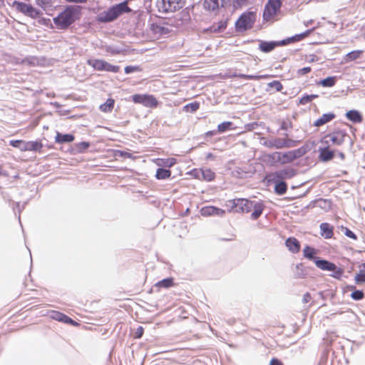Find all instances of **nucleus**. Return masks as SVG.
I'll return each mask as SVG.
<instances>
[{
    "label": "nucleus",
    "instance_id": "obj_1",
    "mask_svg": "<svg viewBox=\"0 0 365 365\" xmlns=\"http://www.w3.org/2000/svg\"><path fill=\"white\" fill-rule=\"evenodd\" d=\"M232 204V208H235L236 212L247 213L253 209L251 214V219L253 220L258 219L264 209V205L262 202L252 201L244 198L234 199Z\"/></svg>",
    "mask_w": 365,
    "mask_h": 365
},
{
    "label": "nucleus",
    "instance_id": "obj_2",
    "mask_svg": "<svg viewBox=\"0 0 365 365\" xmlns=\"http://www.w3.org/2000/svg\"><path fill=\"white\" fill-rule=\"evenodd\" d=\"M81 6L76 5L67 6L56 17L53 18V23L59 29H66L80 16Z\"/></svg>",
    "mask_w": 365,
    "mask_h": 365
},
{
    "label": "nucleus",
    "instance_id": "obj_3",
    "mask_svg": "<svg viewBox=\"0 0 365 365\" xmlns=\"http://www.w3.org/2000/svg\"><path fill=\"white\" fill-rule=\"evenodd\" d=\"M131 9L128 5V1H124L119 4H116L97 14L96 16V21L98 23L106 24L115 21L123 14L129 13Z\"/></svg>",
    "mask_w": 365,
    "mask_h": 365
},
{
    "label": "nucleus",
    "instance_id": "obj_4",
    "mask_svg": "<svg viewBox=\"0 0 365 365\" xmlns=\"http://www.w3.org/2000/svg\"><path fill=\"white\" fill-rule=\"evenodd\" d=\"M313 29H308L302 34H296L292 37H288L284 40L279 41H260L259 44V48L261 51L264 53H269L274 50L277 46H286L287 44L302 40L303 38L309 36L312 32Z\"/></svg>",
    "mask_w": 365,
    "mask_h": 365
},
{
    "label": "nucleus",
    "instance_id": "obj_5",
    "mask_svg": "<svg viewBox=\"0 0 365 365\" xmlns=\"http://www.w3.org/2000/svg\"><path fill=\"white\" fill-rule=\"evenodd\" d=\"M256 21V14L252 11L243 13L235 22V29L238 32L250 29Z\"/></svg>",
    "mask_w": 365,
    "mask_h": 365
},
{
    "label": "nucleus",
    "instance_id": "obj_6",
    "mask_svg": "<svg viewBox=\"0 0 365 365\" xmlns=\"http://www.w3.org/2000/svg\"><path fill=\"white\" fill-rule=\"evenodd\" d=\"M185 0H157L156 6L161 13L174 12L182 9Z\"/></svg>",
    "mask_w": 365,
    "mask_h": 365
},
{
    "label": "nucleus",
    "instance_id": "obj_7",
    "mask_svg": "<svg viewBox=\"0 0 365 365\" xmlns=\"http://www.w3.org/2000/svg\"><path fill=\"white\" fill-rule=\"evenodd\" d=\"M283 0H268L265 4L263 19L264 21L272 20L279 12Z\"/></svg>",
    "mask_w": 365,
    "mask_h": 365
},
{
    "label": "nucleus",
    "instance_id": "obj_8",
    "mask_svg": "<svg viewBox=\"0 0 365 365\" xmlns=\"http://www.w3.org/2000/svg\"><path fill=\"white\" fill-rule=\"evenodd\" d=\"M13 6H14L18 11L32 19H37L42 14L39 10L34 8L32 5L26 4L24 2L14 1L13 2Z\"/></svg>",
    "mask_w": 365,
    "mask_h": 365
},
{
    "label": "nucleus",
    "instance_id": "obj_9",
    "mask_svg": "<svg viewBox=\"0 0 365 365\" xmlns=\"http://www.w3.org/2000/svg\"><path fill=\"white\" fill-rule=\"evenodd\" d=\"M347 133L345 130H337L325 135L322 142L329 146V142L335 145H341L345 140Z\"/></svg>",
    "mask_w": 365,
    "mask_h": 365
},
{
    "label": "nucleus",
    "instance_id": "obj_10",
    "mask_svg": "<svg viewBox=\"0 0 365 365\" xmlns=\"http://www.w3.org/2000/svg\"><path fill=\"white\" fill-rule=\"evenodd\" d=\"M132 100L135 103L142 104L148 108H154L158 105V101L152 95L135 94L132 96Z\"/></svg>",
    "mask_w": 365,
    "mask_h": 365
},
{
    "label": "nucleus",
    "instance_id": "obj_11",
    "mask_svg": "<svg viewBox=\"0 0 365 365\" xmlns=\"http://www.w3.org/2000/svg\"><path fill=\"white\" fill-rule=\"evenodd\" d=\"M296 170L294 168H286L270 173L267 178L268 179H275L284 181V180L292 178L296 175Z\"/></svg>",
    "mask_w": 365,
    "mask_h": 365
},
{
    "label": "nucleus",
    "instance_id": "obj_12",
    "mask_svg": "<svg viewBox=\"0 0 365 365\" xmlns=\"http://www.w3.org/2000/svg\"><path fill=\"white\" fill-rule=\"evenodd\" d=\"M231 0H205L203 2L204 8L208 11L217 10L220 6L226 7L230 5Z\"/></svg>",
    "mask_w": 365,
    "mask_h": 365
},
{
    "label": "nucleus",
    "instance_id": "obj_13",
    "mask_svg": "<svg viewBox=\"0 0 365 365\" xmlns=\"http://www.w3.org/2000/svg\"><path fill=\"white\" fill-rule=\"evenodd\" d=\"M262 145L269 148L282 149L284 148V143L282 141V138H275L272 139H266L264 138H261Z\"/></svg>",
    "mask_w": 365,
    "mask_h": 365
},
{
    "label": "nucleus",
    "instance_id": "obj_14",
    "mask_svg": "<svg viewBox=\"0 0 365 365\" xmlns=\"http://www.w3.org/2000/svg\"><path fill=\"white\" fill-rule=\"evenodd\" d=\"M299 156V150H291L286 153L280 152V164H286L291 163Z\"/></svg>",
    "mask_w": 365,
    "mask_h": 365
},
{
    "label": "nucleus",
    "instance_id": "obj_15",
    "mask_svg": "<svg viewBox=\"0 0 365 365\" xmlns=\"http://www.w3.org/2000/svg\"><path fill=\"white\" fill-rule=\"evenodd\" d=\"M202 216H220L222 217L225 214V211L222 209L214 206H205L200 210Z\"/></svg>",
    "mask_w": 365,
    "mask_h": 365
},
{
    "label": "nucleus",
    "instance_id": "obj_16",
    "mask_svg": "<svg viewBox=\"0 0 365 365\" xmlns=\"http://www.w3.org/2000/svg\"><path fill=\"white\" fill-rule=\"evenodd\" d=\"M50 317L53 319H55L58 322H62L66 324H76L77 323L75 322L71 318L66 316V314L57 312V311H52L50 314Z\"/></svg>",
    "mask_w": 365,
    "mask_h": 365
},
{
    "label": "nucleus",
    "instance_id": "obj_17",
    "mask_svg": "<svg viewBox=\"0 0 365 365\" xmlns=\"http://www.w3.org/2000/svg\"><path fill=\"white\" fill-rule=\"evenodd\" d=\"M268 180L269 182L274 184V192L277 195H282L286 193L287 190V185L285 181L275 179H268Z\"/></svg>",
    "mask_w": 365,
    "mask_h": 365
},
{
    "label": "nucleus",
    "instance_id": "obj_18",
    "mask_svg": "<svg viewBox=\"0 0 365 365\" xmlns=\"http://www.w3.org/2000/svg\"><path fill=\"white\" fill-rule=\"evenodd\" d=\"M285 245L287 249L292 253H298L300 250V243L295 237H290L285 241Z\"/></svg>",
    "mask_w": 365,
    "mask_h": 365
},
{
    "label": "nucleus",
    "instance_id": "obj_19",
    "mask_svg": "<svg viewBox=\"0 0 365 365\" xmlns=\"http://www.w3.org/2000/svg\"><path fill=\"white\" fill-rule=\"evenodd\" d=\"M319 158L322 162H328L334 156V151L331 150L328 145L324 148H319Z\"/></svg>",
    "mask_w": 365,
    "mask_h": 365
},
{
    "label": "nucleus",
    "instance_id": "obj_20",
    "mask_svg": "<svg viewBox=\"0 0 365 365\" xmlns=\"http://www.w3.org/2000/svg\"><path fill=\"white\" fill-rule=\"evenodd\" d=\"M315 265L324 271H330L335 268V264L328 260L318 258L314 262Z\"/></svg>",
    "mask_w": 365,
    "mask_h": 365
},
{
    "label": "nucleus",
    "instance_id": "obj_21",
    "mask_svg": "<svg viewBox=\"0 0 365 365\" xmlns=\"http://www.w3.org/2000/svg\"><path fill=\"white\" fill-rule=\"evenodd\" d=\"M320 231L321 235L325 238V239H330L334 235V229L331 225H330L327 222H323L320 225Z\"/></svg>",
    "mask_w": 365,
    "mask_h": 365
},
{
    "label": "nucleus",
    "instance_id": "obj_22",
    "mask_svg": "<svg viewBox=\"0 0 365 365\" xmlns=\"http://www.w3.org/2000/svg\"><path fill=\"white\" fill-rule=\"evenodd\" d=\"M334 118L335 115L333 113H324L314 123V125L316 127H320L331 121Z\"/></svg>",
    "mask_w": 365,
    "mask_h": 365
},
{
    "label": "nucleus",
    "instance_id": "obj_23",
    "mask_svg": "<svg viewBox=\"0 0 365 365\" xmlns=\"http://www.w3.org/2000/svg\"><path fill=\"white\" fill-rule=\"evenodd\" d=\"M227 20L223 19L209 27L207 31L211 33H220L223 31L227 28Z\"/></svg>",
    "mask_w": 365,
    "mask_h": 365
},
{
    "label": "nucleus",
    "instance_id": "obj_24",
    "mask_svg": "<svg viewBox=\"0 0 365 365\" xmlns=\"http://www.w3.org/2000/svg\"><path fill=\"white\" fill-rule=\"evenodd\" d=\"M74 139L75 137L72 134H63L59 132H57L55 137V140L57 143H71L73 142Z\"/></svg>",
    "mask_w": 365,
    "mask_h": 365
},
{
    "label": "nucleus",
    "instance_id": "obj_25",
    "mask_svg": "<svg viewBox=\"0 0 365 365\" xmlns=\"http://www.w3.org/2000/svg\"><path fill=\"white\" fill-rule=\"evenodd\" d=\"M346 117L351 122L354 123H359L362 122V115L356 110H351L346 113Z\"/></svg>",
    "mask_w": 365,
    "mask_h": 365
},
{
    "label": "nucleus",
    "instance_id": "obj_26",
    "mask_svg": "<svg viewBox=\"0 0 365 365\" xmlns=\"http://www.w3.org/2000/svg\"><path fill=\"white\" fill-rule=\"evenodd\" d=\"M317 252V251L316 249L309 246H306L303 250V255L304 257H306L307 259L315 262L316 259L319 258L318 257L315 256Z\"/></svg>",
    "mask_w": 365,
    "mask_h": 365
},
{
    "label": "nucleus",
    "instance_id": "obj_27",
    "mask_svg": "<svg viewBox=\"0 0 365 365\" xmlns=\"http://www.w3.org/2000/svg\"><path fill=\"white\" fill-rule=\"evenodd\" d=\"M106 63V61L100 59H89L87 61L88 65L97 71H104Z\"/></svg>",
    "mask_w": 365,
    "mask_h": 365
},
{
    "label": "nucleus",
    "instance_id": "obj_28",
    "mask_svg": "<svg viewBox=\"0 0 365 365\" xmlns=\"http://www.w3.org/2000/svg\"><path fill=\"white\" fill-rule=\"evenodd\" d=\"M265 160L271 165L280 163V152H274L265 155Z\"/></svg>",
    "mask_w": 365,
    "mask_h": 365
},
{
    "label": "nucleus",
    "instance_id": "obj_29",
    "mask_svg": "<svg viewBox=\"0 0 365 365\" xmlns=\"http://www.w3.org/2000/svg\"><path fill=\"white\" fill-rule=\"evenodd\" d=\"M177 160L174 158H158L157 159V165L160 167L171 168L176 163Z\"/></svg>",
    "mask_w": 365,
    "mask_h": 365
},
{
    "label": "nucleus",
    "instance_id": "obj_30",
    "mask_svg": "<svg viewBox=\"0 0 365 365\" xmlns=\"http://www.w3.org/2000/svg\"><path fill=\"white\" fill-rule=\"evenodd\" d=\"M43 148V145L38 141L26 142V151H39Z\"/></svg>",
    "mask_w": 365,
    "mask_h": 365
},
{
    "label": "nucleus",
    "instance_id": "obj_31",
    "mask_svg": "<svg viewBox=\"0 0 365 365\" xmlns=\"http://www.w3.org/2000/svg\"><path fill=\"white\" fill-rule=\"evenodd\" d=\"M171 171L168 169L159 168L157 169L155 177L158 180H165L170 177Z\"/></svg>",
    "mask_w": 365,
    "mask_h": 365
},
{
    "label": "nucleus",
    "instance_id": "obj_32",
    "mask_svg": "<svg viewBox=\"0 0 365 365\" xmlns=\"http://www.w3.org/2000/svg\"><path fill=\"white\" fill-rule=\"evenodd\" d=\"M305 267L302 263H299L296 265V271L294 272V278L302 279L307 275Z\"/></svg>",
    "mask_w": 365,
    "mask_h": 365
},
{
    "label": "nucleus",
    "instance_id": "obj_33",
    "mask_svg": "<svg viewBox=\"0 0 365 365\" xmlns=\"http://www.w3.org/2000/svg\"><path fill=\"white\" fill-rule=\"evenodd\" d=\"M362 53L361 50H355L348 53L345 57V62H351L359 58Z\"/></svg>",
    "mask_w": 365,
    "mask_h": 365
},
{
    "label": "nucleus",
    "instance_id": "obj_34",
    "mask_svg": "<svg viewBox=\"0 0 365 365\" xmlns=\"http://www.w3.org/2000/svg\"><path fill=\"white\" fill-rule=\"evenodd\" d=\"M115 101L112 98H108L104 103L100 106V110L105 113L110 112L114 107Z\"/></svg>",
    "mask_w": 365,
    "mask_h": 365
},
{
    "label": "nucleus",
    "instance_id": "obj_35",
    "mask_svg": "<svg viewBox=\"0 0 365 365\" xmlns=\"http://www.w3.org/2000/svg\"><path fill=\"white\" fill-rule=\"evenodd\" d=\"M173 285V279L171 277L163 279L156 283L155 286L163 288H169Z\"/></svg>",
    "mask_w": 365,
    "mask_h": 365
},
{
    "label": "nucleus",
    "instance_id": "obj_36",
    "mask_svg": "<svg viewBox=\"0 0 365 365\" xmlns=\"http://www.w3.org/2000/svg\"><path fill=\"white\" fill-rule=\"evenodd\" d=\"M336 83V77L329 76L322 81H320L319 84L324 87H332Z\"/></svg>",
    "mask_w": 365,
    "mask_h": 365
},
{
    "label": "nucleus",
    "instance_id": "obj_37",
    "mask_svg": "<svg viewBox=\"0 0 365 365\" xmlns=\"http://www.w3.org/2000/svg\"><path fill=\"white\" fill-rule=\"evenodd\" d=\"M10 145L19 148L21 151H26V141L21 140H11Z\"/></svg>",
    "mask_w": 365,
    "mask_h": 365
},
{
    "label": "nucleus",
    "instance_id": "obj_38",
    "mask_svg": "<svg viewBox=\"0 0 365 365\" xmlns=\"http://www.w3.org/2000/svg\"><path fill=\"white\" fill-rule=\"evenodd\" d=\"M202 178L206 181H211L215 178V174L210 169L202 170Z\"/></svg>",
    "mask_w": 365,
    "mask_h": 365
},
{
    "label": "nucleus",
    "instance_id": "obj_39",
    "mask_svg": "<svg viewBox=\"0 0 365 365\" xmlns=\"http://www.w3.org/2000/svg\"><path fill=\"white\" fill-rule=\"evenodd\" d=\"M199 108H200L199 103L192 102V103H190L185 105L183 108V110L187 112L193 113V112H195L196 110H197L199 109Z\"/></svg>",
    "mask_w": 365,
    "mask_h": 365
},
{
    "label": "nucleus",
    "instance_id": "obj_40",
    "mask_svg": "<svg viewBox=\"0 0 365 365\" xmlns=\"http://www.w3.org/2000/svg\"><path fill=\"white\" fill-rule=\"evenodd\" d=\"M232 123L230 121H225L217 125V131L219 133H224L231 129Z\"/></svg>",
    "mask_w": 365,
    "mask_h": 365
},
{
    "label": "nucleus",
    "instance_id": "obj_41",
    "mask_svg": "<svg viewBox=\"0 0 365 365\" xmlns=\"http://www.w3.org/2000/svg\"><path fill=\"white\" fill-rule=\"evenodd\" d=\"M331 271L332 272V274H331L330 276L337 279H340L344 274V269L341 267H336V265L335 268Z\"/></svg>",
    "mask_w": 365,
    "mask_h": 365
},
{
    "label": "nucleus",
    "instance_id": "obj_42",
    "mask_svg": "<svg viewBox=\"0 0 365 365\" xmlns=\"http://www.w3.org/2000/svg\"><path fill=\"white\" fill-rule=\"evenodd\" d=\"M317 97H318V95H314V94H312V95H304V96H303L300 98L299 103L302 105H306L308 103H309L312 101H313L314 99L317 98Z\"/></svg>",
    "mask_w": 365,
    "mask_h": 365
},
{
    "label": "nucleus",
    "instance_id": "obj_43",
    "mask_svg": "<svg viewBox=\"0 0 365 365\" xmlns=\"http://www.w3.org/2000/svg\"><path fill=\"white\" fill-rule=\"evenodd\" d=\"M351 297L356 301L361 300L364 297V292L362 290L354 289L351 294Z\"/></svg>",
    "mask_w": 365,
    "mask_h": 365
},
{
    "label": "nucleus",
    "instance_id": "obj_44",
    "mask_svg": "<svg viewBox=\"0 0 365 365\" xmlns=\"http://www.w3.org/2000/svg\"><path fill=\"white\" fill-rule=\"evenodd\" d=\"M268 86L275 89L277 91H281L283 88L282 83L279 81H273L269 83Z\"/></svg>",
    "mask_w": 365,
    "mask_h": 365
},
{
    "label": "nucleus",
    "instance_id": "obj_45",
    "mask_svg": "<svg viewBox=\"0 0 365 365\" xmlns=\"http://www.w3.org/2000/svg\"><path fill=\"white\" fill-rule=\"evenodd\" d=\"M354 280L357 284L365 283V272L361 271L360 273L356 274Z\"/></svg>",
    "mask_w": 365,
    "mask_h": 365
},
{
    "label": "nucleus",
    "instance_id": "obj_46",
    "mask_svg": "<svg viewBox=\"0 0 365 365\" xmlns=\"http://www.w3.org/2000/svg\"><path fill=\"white\" fill-rule=\"evenodd\" d=\"M120 67L118 66H114L108 63V62L106 63L105 65V69L106 71L113 72V73H118L119 71Z\"/></svg>",
    "mask_w": 365,
    "mask_h": 365
},
{
    "label": "nucleus",
    "instance_id": "obj_47",
    "mask_svg": "<svg viewBox=\"0 0 365 365\" xmlns=\"http://www.w3.org/2000/svg\"><path fill=\"white\" fill-rule=\"evenodd\" d=\"M341 230L344 232V234L346 237H348L349 238H351V239H353L354 240H356L357 239L356 235L351 230H350L349 228L342 227Z\"/></svg>",
    "mask_w": 365,
    "mask_h": 365
},
{
    "label": "nucleus",
    "instance_id": "obj_48",
    "mask_svg": "<svg viewBox=\"0 0 365 365\" xmlns=\"http://www.w3.org/2000/svg\"><path fill=\"white\" fill-rule=\"evenodd\" d=\"M240 78H243L245 80H259L263 76H257V75H247V74H240L238 76Z\"/></svg>",
    "mask_w": 365,
    "mask_h": 365
},
{
    "label": "nucleus",
    "instance_id": "obj_49",
    "mask_svg": "<svg viewBox=\"0 0 365 365\" xmlns=\"http://www.w3.org/2000/svg\"><path fill=\"white\" fill-rule=\"evenodd\" d=\"M38 6H41L43 9H46L50 6L51 0H35Z\"/></svg>",
    "mask_w": 365,
    "mask_h": 365
},
{
    "label": "nucleus",
    "instance_id": "obj_50",
    "mask_svg": "<svg viewBox=\"0 0 365 365\" xmlns=\"http://www.w3.org/2000/svg\"><path fill=\"white\" fill-rule=\"evenodd\" d=\"M106 51L111 54H118L121 52V50L119 48L111 46H107Z\"/></svg>",
    "mask_w": 365,
    "mask_h": 365
},
{
    "label": "nucleus",
    "instance_id": "obj_51",
    "mask_svg": "<svg viewBox=\"0 0 365 365\" xmlns=\"http://www.w3.org/2000/svg\"><path fill=\"white\" fill-rule=\"evenodd\" d=\"M282 141L284 143V148H292L297 145V141L291 140V139H285L282 138Z\"/></svg>",
    "mask_w": 365,
    "mask_h": 365
},
{
    "label": "nucleus",
    "instance_id": "obj_52",
    "mask_svg": "<svg viewBox=\"0 0 365 365\" xmlns=\"http://www.w3.org/2000/svg\"><path fill=\"white\" fill-rule=\"evenodd\" d=\"M90 146V144L88 142H81L77 145L78 151L81 153H83L84 150H86L88 147Z\"/></svg>",
    "mask_w": 365,
    "mask_h": 365
},
{
    "label": "nucleus",
    "instance_id": "obj_53",
    "mask_svg": "<svg viewBox=\"0 0 365 365\" xmlns=\"http://www.w3.org/2000/svg\"><path fill=\"white\" fill-rule=\"evenodd\" d=\"M137 71H138V68L137 66H128L125 68V73L126 74H129Z\"/></svg>",
    "mask_w": 365,
    "mask_h": 365
},
{
    "label": "nucleus",
    "instance_id": "obj_54",
    "mask_svg": "<svg viewBox=\"0 0 365 365\" xmlns=\"http://www.w3.org/2000/svg\"><path fill=\"white\" fill-rule=\"evenodd\" d=\"M292 127V124L291 122L283 121L280 125L281 130H287L289 128Z\"/></svg>",
    "mask_w": 365,
    "mask_h": 365
},
{
    "label": "nucleus",
    "instance_id": "obj_55",
    "mask_svg": "<svg viewBox=\"0 0 365 365\" xmlns=\"http://www.w3.org/2000/svg\"><path fill=\"white\" fill-rule=\"evenodd\" d=\"M144 329L142 327H138L135 332V338L140 339L143 334Z\"/></svg>",
    "mask_w": 365,
    "mask_h": 365
},
{
    "label": "nucleus",
    "instance_id": "obj_56",
    "mask_svg": "<svg viewBox=\"0 0 365 365\" xmlns=\"http://www.w3.org/2000/svg\"><path fill=\"white\" fill-rule=\"evenodd\" d=\"M311 71L310 67H304L301 69H299L297 73L299 75H305Z\"/></svg>",
    "mask_w": 365,
    "mask_h": 365
},
{
    "label": "nucleus",
    "instance_id": "obj_57",
    "mask_svg": "<svg viewBox=\"0 0 365 365\" xmlns=\"http://www.w3.org/2000/svg\"><path fill=\"white\" fill-rule=\"evenodd\" d=\"M257 126H258L257 123H252L247 124L245 125V128L247 130H254L255 129L257 128Z\"/></svg>",
    "mask_w": 365,
    "mask_h": 365
},
{
    "label": "nucleus",
    "instance_id": "obj_58",
    "mask_svg": "<svg viewBox=\"0 0 365 365\" xmlns=\"http://www.w3.org/2000/svg\"><path fill=\"white\" fill-rule=\"evenodd\" d=\"M312 299L311 294L307 292L304 294L302 301L304 303H308Z\"/></svg>",
    "mask_w": 365,
    "mask_h": 365
},
{
    "label": "nucleus",
    "instance_id": "obj_59",
    "mask_svg": "<svg viewBox=\"0 0 365 365\" xmlns=\"http://www.w3.org/2000/svg\"><path fill=\"white\" fill-rule=\"evenodd\" d=\"M269 365H283V364L278 359L274 358L270 361Z\"/></svg>",
    "mask_w": 365,
    "mask_h": 365
},
{
    "label": "nucleus",
    "instance_id": "obj_60",
    "mask_svg": "<svg viewBox=\"0 0 365 365\" xmlns=\"http://www.w3.org/2000/svg\"><path fill=\"white\" fill-rule=\"evenodd\" d=\"M217 132H218L217 130L207 131V133H205V136L206 137H210V136L215 135L217 134Z\"/></svg>",
    "mask_w": 365,
    "mask_h": 365
},
{
    "label": "nucleus",
    "instance_id": "obj_61",
    "mask_svg": "<svg viewBox=\"0 0 365 365\" xmlns=\"http://www.w3.org/2000/svg\"><path fill=\"white\" fill-rule=\"evenodd\" d=\"M67 2H72V3H86L87 0H65Z\"/></svg>",
    "mask_w": 365,
    "mask_h": 365
},
{
    "label": "nucleus",
    "instance_id": "obj_62",
    "mask_svg": "<svg viewBox=\"0 0 365 365\" xmlns=\"http://www.w3.org/2000/svg\"><path fill=\"white\" fill-rule=\"evenodd\" d=\"M24 205L22 206V207H20V203L19 202H17L16 203V208L18 209L19 210V212H20L21 211V209H24Z\"/></svg>",
    "mask_w": 365,
    "mask_h": 365
},
{
    "label": "nucleus",
    "instance_id": "obj_63",
    "mask_svg": "<svg viewBox=\"0 0 365 365\" xmlns=\"http://www.w3.org/2000/svg\"><path fill=\"white\" fill-rule=\"evenodd\" d=\"M312 22H313V21H312V20H309V21H305V22H304V25H305L306 26H308L309 25L312 24Z\"/></svg>",
    "mask_w": 365,
    "mask_h": 365
},
{
    "label": "nucleus",
    "instance_id": "obj_64",
    "mask_svg": "<svg viewBox=\"0 0 365 365\" xmlns=\"http://www.w3.org/2000/svg\"><path fill=\"white\" fill-rule=\"evenodd\" d=\"M214 155L212 154V153H208L206 156V158L208 160V159H212L213 158Z\"/></svg>",
    "mask_w": 365,
    "mask_h": 365
}]
</instances>
